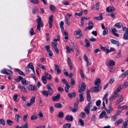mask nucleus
<instances>
[{
	"mask_svg": "<svg viewBox=\"0 0 128 128\" xmlns=\"http://www.w3.org/2000/svg\"><path fill=\"white\" fill-rule=\"evenodd\" d=\"M36 22L38 24L37 26V29L40 32L41 31L40 28L43 26V22L40 17H38V18L36 20Z\"/></svg>",
	"mask_w": 128,
	"mask_h": 128,
	"instance_id": "f257e3e1",
	"label": "nucleus"
},
{
	"mask_svg": "<svg viewBox=\"0 0 128 128\" xmlns=\"http://www.w3.org/2000/svg\"><path fill=\"white\" fill-rule=\"evenodd\" d=\"M92 106V103L89 102L88 103V104L87 106L84 109V110L86 113L87 114H89L90 113V108H91Z\"/></svg>",
	"mask_w": 128,
	"mask_h": 128,
	"instance_id": "f03ea898",
	"label": "nucleus"
},
{
	"mask_svg": "<svg viewBox=\"0 0 128 128\" xmlns=\"http://www.w3.org/2000/svg\"><path fill=\"white\" fill-rule=\"evenodd\" d=\"M86 84L84 82H82L81 86L80 87V89L78 90V92L81 93L84 91L86 88Z\"/></svg>",
	"mask_w": 128,
	"mask_h": 128,
	"instance_id": "7ed1b4c3",
	"label": "nucleus"
},
{
	"mask_svg": "<svg viewBox=\"0 0 128 128\" xmlns=\"http://www.w3.org/2000/svg\"><path fill=\"white\" fill-rule=\"evenodd\" d=\"M101 87L100 86H94L90 89V91L91 92L94 91L95 92H97L99 91L101 89Z\"/></svg>",
	"mask_w": 128,
	"mask_h": 128,
	"instance_id": "20e7f679",
	"label": "nucleus"
},
{
	"mask_svg": "<svg viewBox=\"0 0 128 128\" xmlns=\"http://www.w3.org/2000/svg\"><path fill=\"white\" fill-rule=\"evenodd\" d=\"M82 32L80 29H79L78 31H75L74 32V35H77L78 36L77 38H82V35L81 34Z\"/></svg>",
	"mask_w": 128,
	"mask_h": 128,
	"instance_id": "39448f33",
	"label": "nucleus"
},
{
	"mask_svg": "<svg viewBox=\"0 0 128 128\" xmlns=\"http://www.w3.org/2000/svg\"><path fill=\"white\" fill-rule=\"evenodd\" d=\"M108 110L106 108H104V110L106 111L108 114L110 113L113 110V109L112 108V104L110 103V104L108 108Z\"/></svg>",
	"mask_w": 128,
	"mask_h": 128,
	"instance_id": "423d86ee",
	"label": "nucleus"
},
{
	"mask_svg": "<svg viewBox=\"0 0 128 128\" xmlns=\"http://www.w3.org/2000/svg\"><path fill=\"white\" fill-rule=\"evenodd\" d=\"M88 24V26L85 29V31H86L88 30H91L94 27V25L92 21H89Z\"/></svg>",
	"mask_w": 128,
	"mask_h": 128,
	"instance_id": "0eeeda50",
	"label": "nucleus"
},
{
	"mask_svg": "<svg viewBox=\"0 0 128 128\" xmlns=\"http://www.w3.org/2000/svg\"><path fill=\"white\" fill-rule=\"evenodd\" d=\"M32 3L35 4H38L39 3V2L38 0H29ZM42 2H43L44 4H45L46 5L47 4V3L46 2L45 0H41Z\"/></svg>",
	"mask_w": 128,
	"mask_h": 128,
	"instance_id": "6e6552de",
	"label": "nucleus"
},
{
	"mask_svg": "<svg viewBox=\"0 0 128 128\" xmlns=\"http://www.w3.org/2000/svg\"><path fill=\"white\" fill-rule=\"evenodd\" d=\"M54 70L58 74H60L61 72V70L59 66L57 64H56L55 65Z\"/></svg>",
	"mask_w": 128,
	"mask_h": 128,
	"instance_id": "1a4fd4ad",
	"label": "nucleus"
},
{
	"mask_svg": "<svg viewBox=\"0 0 128 128\" xmlns=\"http://www.w3.org/2000/svg\"><path fill=\"white\" fill-rule=\"evenodd\" d=\"M53 16L52 15L50 16L49 17V20L48 21V23L49 24V27L51 28L52 26V22Z\"/></svg>",
	"mask_w": 128,
	"mask_h": 128,
	"instance_id": "9d476101",
	"label": "nucleus"
},
{
	"mask_svg": "<svg viewBox=\"0 0 128 128\" xmlns=\"http://www.w3.org/2000/svg\"><path fill=\"white\" fill-rule=\"evenodd\" d=\"M28 88L30 90L35 91L37 90V88L36 86L30 85L28 86Z\"/></svg>",
	"mask_w": 128,
	"mask_h": 128,
	"instance_id": "9b49d317",
	"label": "nucleus"
},
{
	"mask_svg": "<svg viewBox=\"0 0 128 128\" xmlns=\"http://www.w3.org/2000/svg\"><path fill=\"white\" fill-rule=\"evenodd\" d=\"M60 98V94H58L56 96L52 97V101H57L59 100Z\"/></svg>",
	"mask_w": 128,
	"mask_h": 128,
	"instance_id": "f8f14e48",
	"label": "nucleus"
},
{
	"mask_svg": "<svg viewBox=\"0 0 128 128\" xmlns=\"http://www.w3.org/2000/svg\"><path fill=\"white\" fill-rule=\"evenodd\" d=\"M65 119L68 121H73L74 118L72 116L68 115L66 116Z\"/></svg>",
	"mask_w": 128,
	"mask_h": 128,
	"instance_id": "ddd939ff",
	"label": "nucleus"
},
{
	"mask_svg": "<svg viewBox=\"0 0 128 128\" xmlns=\"http://www.w3.org/2000/svg\"><path fill=\"white\" fill-rule=\"evenodd\" d=\"M115 10L114 8L113 7L109 6L106 8V11L108 12H111L114 11Z\"/></svg>",
	"mask_w": 128,
	"mask_h": 128,
	"instance_id": "4468645a",
	"label": "nucleus"
},
{
	"mask_svg": "<svg viewBox=\"0 0 128 128\" xmlns=\"http://www.w3.org/2000/svg\"><path fill=\"white\" fill-rule=\"evenodd\" d=\"M80 73L81 78L83 80H84V79H86V80H87L88 79V78L84 76L83 72L82 70L81 69H80Z\"/></svg>",
	"mask_w": 128,
	"mask_h": 128,
	"instance_id": "2eb2a0df",
	"label": "nucleus"
},
{
	"mask_svg": "<svg viewBox=\"0 0 128 128\" xmlns=\"http://www.w3.org/2000/svg\"><path fill=\"white\" fill-rule=\"evenodd\" d=\"M109 95V93L108 92H107L105 94L103 98V101L104 102V101H106V104H107L108 103V96Z\"/></svg>",
	"mask_w": 128,
	"mask_h": 128,
	"instance_id": "dca6fc26",
	"label": "nucleus"
},
{
	"mask_svg": "<svg viewBox=\"0 0 128 128\" xmlns=\"http://www.w3.org/2000/svg\"><path fill=\"white\" fill-rule=\"evenodd\" d=\"M94 18V19L96 20H102L103 19L102 14L100 13L99 14V16L95 17Z\"/></svg>",
	"mask_w": 128,
	"mask_h": 128,
	"instance_id": "f3484780",
	"label": "nucleus"
},
{
	"mask_svg": "<svg viewBox=\"0 0 128 128\" xmlns=\"http://www.w3.org/2000/svg\"><path fill=\"white\" fill-rule=\"evenodd\" d=\"M87 93V99L88 101H90L91 99V97L90 96V91L89 90H88L86 92Z\"/></svg>",
	"mask_w": 128,
	"mask_h": 128,
	"instance_id": "a211bd4d",
	"label": "nucleus"
},
{
	"mask_svg": "<svg viewBox=\"0 0 128 128\" xmlns=\"http://www.w3.org/2000/svg\"><path fill=\"white\" fill-rule=\"evenodd\" d=\"M124 86L120 85L118 88L114 92L115 94H117L118 93L120 92V90L123 88Z\"/></svg>",
	"mask_w": 128,
	"mask_h": 128,
	"instance_id": "6ab92c4d",
	"label": "nucleus"
},
{
	"mask_svg": "<svg viewBox=\"0 0 128 128\" xmlns=\"http://www.w3.org/2000/svg\"><path fill=\"white\" fill-rule=\"evenodd\" d=\"M48 90L47 91L48 92L49 95L52 96L53 94V90L52 88L46 87Z\"/></svg>",
	"mask_w": 128,
	"mask_h": 128,
	"instance_id": "aec40b11",
	"label": "nucleus"
},
{
	"mask_svg": "<svg viewBox=\"0 0 128 128\" xmlns=\"http://www.w3.org/2000/svg\"><path fill=\"white\" fill-rule=\"evenodd\" d=\"M110 40L112 43L117 44L118 46H119V42L118 41H116L113 39H110Z\"/></svg>",
	"mask_w": 128,
	"mask_h": 128,
	"instance_id": "412c9836",
	"label": "nucleus"
},
{
	"mask_svg": "<svg viewBox=\"0 0 128 128\" xmlns=\"http://www.w3.org/2000/svg\"><path fill=\"white\" fill-rule=\"evenodd\" d=\"M64 115L63 112H60L57 115V116L59 118H62L64 117Z\"/></svg>",
	"mask_w": 128,
	"mask_h": 128,
	"instance_id": "4be33fe9",
	"label": "nucleus"
},
{
	"mask_svg": "<svg viewBox=\"0 0 128 128\" xmlns=\"http://www.w3.org/2000/svg\"><path fill=\"white\" fill-rule=\"evenodd\" d=\"M21 83L22 84L24 85H27L29 83V82L26 81L24 78H23L22 80Z\"/></svg>",
	"mask_w": 128,
	"mask_h": 128,
	"instance_id": "5701e85b",
	"label": "nucleus"
},
{
	"mask_svg": "<svg viewBox=\"0 0 128 128\" xmlns=\"http://www.w3.org/2000/svg\"><path fill=\"white\" fill-rule=\"evenodd\" d=\"M76 93L75 92L69 93L68 94V96L70 98H72L76 96Z\"/></svg>",
	"mask_w": 128,
	"mask_h": 128,
	"instance_id": "b1692460",
	"label": "nucleus"
},
{
	"mask_svg": "<svg viewBox=\"0 0 128 128\" xmlns=\"http://www.w3.org/2000/svg\"><path fill=\"white\" fill-rule=\"evenodd\" d=\"M15 70L16 72H18L19 74L24 76H25L24 73L22 71L19 69L17 68H15Z\"/></svg>",
	"mask_w": 128,
	"mask_h": 128,
	"instance_id": "393cba45",
	"label": "nucleus"
},
{
	"mask_svg": "<svg viewBox=\"0 0 128 128\" xmlns=\"http://www.w3.org/2000/svg\"><path fill=\"white\" fill-rule=\"evenodd\" d=\"M100 80L99 78L96 79L95 82L94 84L95 86H98L100 84Z\"/></svg>",
	"mask_w": 128,
	"mask_h": 128,
	"instance_id": "a878e982",
	"label": "nucleus"
},
{
	"mask_svg": "<svg viewBox=\"0 0 128 128\" xmlns=\"http://www.w3.org/2000/svg\"><path fill=\"white\" fill-rule=\"evenodd\" d=\"M118 108H120L122 110H123L124 109H127L128 108V106L126 105H124L122 106L119 105L118 106Z\"/></svg>",
	"mask_w": 128,
	"mask_h": 128,
	"instance_id": "bb28decb",
	"label": "nucleus"
},
{
	"mask_svg": "<svg viewBox=\"0 0 128 128\" xmlns=\"http://www.w3.org/2000/svg\"><path fill=\"white\" fill-rule=\"evenodd\" d=\"M85 41L86 43V44L84 45L87 48L90 46V44L88 40L87 39H86L85 40Z\"/></svg>",
	"mask_w": 128,
	"mask_h": 128,
	"instance_id": "cd10ccee",
	"label": "nucleus"
},
{
	"mask_svg": "<svg viewBox=\"0 0 128 128\" xmlns=\"http://www.w3.org/2000/svg\"><path fill=\"white\" fill-rule=\"evenodd\" d=\"M45 76L49 80H50L52 78V77L51 75L48 73L45 72H44Z\"/></svg>",
	"mask_w": 128,
	"mask_h": 128,
	"instance_id": "c85d7f7f",
	"label": "nucleus"
},
{
	"mask_svg": "<svg viewBox=\"0 0 128 128\" xmlns=\"http://www.w3.org/2000/svg\"><path fill=\"white\" fill-rule=\"evenodd\" d=\"M62 32L64 35V38L66 40H68V33L66 32V30H63L62 31Z\"/></svg>",
	"mask_w": 128,
	"mask_h": 128,
	"instance_id": "c756f323",
	"label": "nucleus"
},
{
	"mask_svg": "<svg viewBox=\"0 0 128 128\" xmlns=\"http://www.w3.org/2000/svg\"><path fill=\"white\" fill-rule=\"evenodd\" d=\"M83 11L82 10H81L79 13L76 12L75 14V16H81L83 15Z\"/></svg>",
	"mask_w": 128,
	"mask_h": 128,
	"instance_id": "7c9ffc66",
	"label": "nucleus"
},
{
	"mask_svg": "<svg viewBox=\"0 0 128 128\" xmlns=\"http://www.w3.org/2000/svg\"><path fill=\"white\" fill-rule=\"evenodd\" d=\"M18 78L14 79V82H18L20 81L22 78H23L20 76H18Z\"/></svg>",
	"mask_w": 128,
	"mask_h": 128,
	"instance_id": "2f4dec72",
	"label": "nucleus"
},
{
	"mask_svg": "<svg viewBox=\"0 0 128 128\" xmlns=\"http://www.w3.org/2000/svg\"><path fill=\"white\" fill-rule=\"evenodd\" d=\"M84 93H82L80 94L79 95V98H80V101L82 102L84 101V97L83 96Z\"/></svg>",
	"mask_w": 128,
	"mask_h": 128,
	"instance_id": "473e14b6",
	"label": "nucleus"
},
{
	"mask_svg": "<svg viewBox=\"0 0 128 128\" xmlns=\"http://www.w3.org/2000/svg\"><path fill=\"white\" fill-rule=\"evenodd\" d=\"M106 115V113L104 111H102L100 114L99 117L100 118H103Z\"/></svg>",
	"mask_w": 128,
	"mask_h": 128,
	"instance_id": "72a5a7b5",
	"label": "nucleus"
},
{
	"mask_svg": "<svg viewBox=\"0 0 128 128\" xmlns=\"http://www.w3.org/2000/svg\"><path fill=\"white\" fill-rule=\"evenodd\" d=\"M64 23L63 21H61L60 22V25L61 29L62 32V31L64 30Z\"/></svg>",
	"mask_w": 128,
	"mask_h": 128,
	"instance_id": "f704fd0d",
	"label": "nucleus"
},
{
	"mask_svg": "<svg viewBox=\"0 0 128 128\" xmlns=\"http://www.w3.org/2000/svg\"><path fill=\"white\" fill-rule=\"evenodd\" d=\"M121 98L118 99L116 102V104H118L122 102L123 100V99L122 98V95H121Z\"/></svg>",
	"mask_w": 128,
	"mask_h": 128,
	"instance_id": "c9c22d12",
	"label": "nucleus"
},
{
	"mask_svg": "<svg viewBox=\"0 0 128 128\" xmlns=\"http://www.w3.org/2000/svg\"><path fill=\"white\" fill-rule=\"evenodd\" d=\"M124 121L122 119H120L116 121L115 123V124L116 126H118L119 124H120L122 123Z\"/></svg>",
	"mask_w": 128,
	"mask_h": 128,
	"instance_id": "e433bc0d",
	"label": "nucleus"
},
{
	"mask_svg": "<svg viewBox=\"0 0 128 128\" xmlns=\"http://www.w3.org/2000/svg\"><path fill=\"white\" fill-rule=\"evenodd\" d=\"M41 79L43 82L46 84L47 82V78L45 76H42L41 78Z\"/></svg>",
	"mask_w": 128,
	"mask_h": 128,
	"instance_id": "4c0bfd02",
	"label": "nucleus"
},
{
	"mask_svg": "<svg viewBox=\"0 0 128 128\" xmlns=\"http://www.w3.org/2000/svg\"><path fill=\"white\" fill-rule=\"evenodd\" d=\"M37 66L44 70H46V68L45 66L41 64H37Z\"/></svg>",
	"mask_w": 128,
	"mask_h": 128,
	"instance_id": "58836bf2",
	"label": "nucleus"
},
{
	"mask_svg": "<svg viewBox=\"0 0 128 128\" xmlns=\"http://www.w3.org/2000/svg\"><path fill=\"white\" fill-rule=\"evenodd\" d=\"M108 62V65H109L113 66L115 65V62L113 60H110Z\"/></svg>",
	"mask_w": 128,
	"mask_h": 128,
	"instance_id": "ea45409f",
	"label": "nucleus"
},
{
	"mask_svg": "<svg viewBox=\"0 0 128 128\" xmlns=\"http://www.w3.org/2000/svg\"><path fill=\"white\" fill-rule=\"evenodd\" d=\"M54 106L57 108H61L62 107V105L60 103H56L55 104Z\"/></svg>",
	"mask_w": 128,
	"mask_h": 128,
	"instance_id": "a19ab883",
	"label": "nucleus"
},
{
	"mask_svg": "<svg viewBox=\"0 0 128 128\" xmlns=\"http://www.w3.org/2000/svg\"><path fill=\"white\" fill-rule=\"evenodd\" d=\"M71 124L69 123H67L64 124L63 126L64 128H70Z\"/></svg>",
	"mask_w": 128,
	"mask_h": 128,
	"instance_id": "79ce46f5",
	"label": "nucleus"
},
{
	"mask_svg": "<svg viewBox=\"0 0 128 128\" xmlns=\"http://www.w3.org/2000/svg\"><path fill=\"white\" fill-rule=\"evenodd\" d=\"M124 39L126 40L128 39V34L125 32L123 36Z\"/></svg>",
	"mask_w": 128,
	"mask_h": 128,
	"instance_id": "37998d69",
	"label": "nucleus"
},
{
	"mask_svg": "<svg viewBox=\"0 0 128 128\" xmlns=\"http://www.w3.org/2000/svg\"><path fill=\"white\" fill-rule=\"evenodd\" d=\"M42 93V94L44 96H46L47 97L48 96L49 94L48 92L47 91V90H43Z\"/></svg>",
	"mask_w": 128,
	"mask_h": 128,
	"instance_id": "c03bdc74",
	"label": "nucleus"
},
{
	"mask_svg": "<svg viewBox=\"0 0 128 128\" xmlns=\"http://www.w3.org/2000/svg\"><path fill=\"white\" fill-rule=\"evenodd\" d=\"M66 86L65 88V90L67 92H68V89L70 88V86L69 84H68L66 85Z\"/></svg>",
	"mask_w": 128,
	"mask_h": 128,
	"instance_id": "a18cd8bd",
	"label": "nucleus"
},
{
	"mask_svg": "<svg viewBox=\"0 0 128 128\" xmlns=\"http://www.w3.org/2000/svg\"><path fill=\"white\" fill-rule=\"evenodd\" d=\"M69 108L71 111L74 112H76L78 110V109L77 108H74L72 107H70Z\"/></svg>",
	"mask_w": 128,
	"mask_h": 128,
	"instance_id": "49530a36",
	"label": "nucleus"
},
{
	"mask_svg": "<svg viewBox=\"0 0 128 128\" xmlns=\"http://www.w3.org/2000/svg\"><path fill=\"white\" fill-rule=\"evenodd\" d=\"M6 123L8 125L10 126L12 125L13 122L12 120L8 119L6 120Z\"/></svg>",
	"mask_w": 128,
	"mask_h": 128,
	"instance_id": "de8ad7c7",
	"label": "nucleus"
},
{
	"mask_svg": "<svg viewBox=\"0 0 128 128\" xmlns=\"http://www.w3.org/2000/svg\"><path fill=\"white\" fill-rule=\"evenodd\" d=\"M20 118V116L18 114H16L15 115V118L17 122H19Z\"/></svg>",
	"mask_w": 128,
	"mask_h": 128,
	"instance_id": "09e8293b",
	"label": "nucleus"
},
{
	"mask_svg": "<svg viewBox=\"0 0 128 128\" xmlns=\"http://www.w3.org/2000/svg\"><path fill=\"white\" fill-rule=\"evenodd\" d=\"M128 124V123H127L126 121L124 122L122 126V128H126Z\"/></svg>",
	"mask_w": 128,
	"mask_h": 128,
	"instance_id": "8fccbe9b",
	"label": "nucleus"
},
{
	"mask_svg": "<svg viewBox=\"0 0 128 128\" xmlns=\"http://www.w3.org/2000/svg\"><path fill=\"white\" fill-rule=\"evenodd\" d=\"M50 10L52 12L55 11L56 10V8L53 5H51L50 7Z\"/></svg>",
	"mask_w": 128,
	"mask_h": 128,
	"instance_id": "3c124183",
	"label": "nucleus"
},
{
	"mask_svg": "<svg viewBox=\"0 0 128 128\" xmlns=\"http://www.w3.org/2000/svg\"><path fill=\"white\" fill-rule=\"evenodd\" d=\"M27 66L31 69H32L33 68H34L33 64L31 62H30Z\"/></svg>",
	"mask_w": 128,
	"mask_h": 128,
	"instance_id": "603ef678",
	"label": "nucleus"
},
{
	"mask_svg": "<svg viewBox=\"0 0 128 128\" xmlns=\"http://www.w3.org/2000/svg\"><path fill=\"white\" fill-rule=\"evenodd\" d=\"M75 84V82L73 78H72L71 79V82L70 84L71 86L74 85Z\"/></svg>",
	"mask_w": 128,
	"mask_h": 128,
	"instance_id": "864d4df0",
	"label": "nucleus"
},
{
	"mask_svg": "<svg viewBox=\"0 0 128 128\" xmlns=\"http://www.w3.org/2000/svg\"><path fill=\"white\" fill-rule=\"evenodd\" d=\"M35 97H32L31 98L30 100V102L32 104H33L35 102Z\"/></svg>",
	"mask_w": 128,
	"mask_h": 128,
	"instance_id": "5fc2aeb1",
	"label": "nucleus"
},
{
	"mask_svg": "<svg viewBox=\"0 0 128 128\" xmlns=\"http://www.w3.org/2000/svg\"><path fill=\"white\" fill-rule=\"evenodd\" d=\"M51 45L54 49L57 48V44L56 42V43H54L53 42H51Z\"/></svg>",
	"mask_w": 128,
	"mask_h": 128,
	"instance_id": "6e6d98bb",
	"label": "nucleus"
},
{
	"mask_svg": "<svg viewBox=\"0 0 128 128\" xmlns=\"http://www.w3.org/2000/svg\"><path fill=\"white\" fill-rule=\"evenodd\" d=\"M66 52L67 53H70L71 52V49L68 46H66Z\"/></svg>",
	"mask_w": 128,
	"mask_h": 128,
	"instance_id": "4d7b16f0",
	"label": "nucleus"
},
{
	"mask_svg": "<svg viewBox=\"0 0 128 128\" xmlns=\"http://www.w3.org/2000/svg\"><path fill=\"white\" fill-rule=\"evenodd\" d=\"M38 115L40 117V119L42 120L43 119H42V118L43 117V114L42 113L41 111H40Z\"/></svg>",
	"mask_w": 128,
	"mask_h": 128,
	"instance_id": "13d9d810",
	"label": "nucleus"
},
{
	"mask_svg": "<svg viewBox=\"0 0 128 128\" xmlns=\"http://www.w3.org/2000/svg\"><path fill=\"white\" fill-rule=\"evenodd\" d=\"M21 126L22 128H28V122H26L25 124L22 125Z\"/></svg>",
	"mask_w": 128,
	"mask_h": 128,
	"instance_id": "bf43d9fd",
	"label": "nucleus"
},
{
	"mask_svg": "<svg viewBox=\"0 0 128 128\" xmlns=\"http://www.w3.org/2000/svg\"><path fill=\"white\" fill-rule=\"evenodd\" d=\"M115 26L116 28H121L122 26V25H121L119 23H117L116 24H115Z\"/></svg>",
	"mask_w": 128,
	"mask_h": 128,
	"instance_id": "052dcab7",
	"label": "nucleus"
},
{
	"mask_svg": "<svg viewBox=\"0 0 128 128\" xmlns=\"http://www.w3.org/2000/svg\"><path fill=\"white\" fill-rule=\"evenodd\" d=\"M122 55L121 51L120 50L119 52L118 53V54L116 56V57L118 58L121 56Z\"/></svg>",
	"mask_w": 128,
	"mask_h": 128,
	"instance_id": "680f3d73",
	"label": "nucleus"
},
{
	"mask_svg": "<svg viewBox=\"0 0 128 128\" xmlns=\"http://www.w3.org/2000/svg\"><path fill=\"white\" fill-rule=\"evenodd\" d=\"M65 20H66V22L68 26H69L70 24V21L68 19V18L67 17L65 18Z\"/></svg>",
	"mask_w": 128,
	"mask_h": 128,
	"instance_id": "e2e57ef3",
	"label": "nucleus"
},
{
	"mask_svg": "<svg viewBox=\"0 0 128 128\" xmlns=\"http://www.w3.org/2000/svg\"><path fill=\"white\" fill-rule=\"evenodd\" d=\"M80 116L82 118H84L85 117L86 115L84 112H82L80 113Z\"/></svg>",
	"mask_w": 128,
	"mask_h": 128,
	"instance_id": "0e129e2a",
	"label": "nucleus"
},
{
	"mask_svg": "<svg viewBox=\"0 0 128 128\" xmlns=\"http://www.w3.org/2000/svg\"><path fill=\"white\" fill-rule=\"evenodd\" d=\"M64 74L66 76H69V74L68 72L66 69L64 68L63 70Z\"/></svg>",
	"mask_w": 128,
	"mask_h": 128,
	"instance_id": "69168bd1",
	"label": "nucleus"
},
{
	"mask_svg": "<svg viewBox=\"0 0 128 128\" xmlns=\"http://www.w3.org/2000/svg\"><path fill=\"white\" fill-rule=\"evenodd\" d=\"M30 34L31 35H33L35 34V33H34V31L33 28H32L30 30Z\"/></svg>",
	"mask_w": 128,
	"mask_h": 128,
	"instance_id": "338daca9",
	"label": "nucleus"
},
{
	"mask_svg": "<svg viewBox=\"0 0 128 128\" xmlns=\"http://www.w3.org/2000/svg\"><path fill=\"white\" fill-rule=\"evenodd\" d=\"M117 118V116L116 115H114L112 117V120L114 121H115V120Z\"/></svg>",
	"mask_w": 128,
	"mask_h": 128,
	"instance_id": "774afa93",
	"label": "nucleus"
}]
</instances>
